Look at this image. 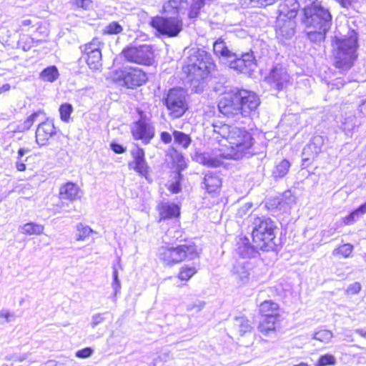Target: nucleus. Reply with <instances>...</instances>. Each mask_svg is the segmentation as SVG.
Masks as SVG:
<instances>
[{"mask_svg":"<svg viewBox=\"0 0 366 366\" xmlns=\"http://www.w3.org/2000/svg\"><path fill=\"white\" fill-rule=\"evenodd\" d=\"M334 84L336 85L338 89L343 86L344 85L342 81L340 79H336V82Z\"/></svg>","mask_w":366,"mask_h":366,"instance_id":"obj_61","label":"nucleus"},{"mask_svg":"<svg viewBox=\"0 0 366 366\" xmlns=\"http://www.w3.org/2000/svg\"><path fill=\"white\" fill-rule=\"evenodd\" d=\"M204 306V302L202 301H197L193 303H190L187 306V310L190 312L193 310H195L197 312L201 311Z\"/></svg>","mask_w":366,"mask_h":366,"instance_id":"obj_48","label":"nucleus"},{"mask_svg":"<svg viewBox=\"0 0 366 366\" xmlns=\"http://www.w3.org/2000/svg\"><path fill=\"white\" fill-rule=\"evenodd\" d=\"M266 79L273 89L282 91L290 84V76L285 66L277 64L271 69Z\"/></svg>","mask_w":366,"mask_h":366,"instance_id":"obj_14","label":"nucleus"},{"mask_svg":"<svg viewBox=\"0 0 366 366\" xmlns=\"http://www.w3.org/2000/svg\"><path fill=\"white\" fill-rule=\"evenodd\" d=\"M296 23L294 19H287L286 16H278L276 24V35L280 41L284 42L290 39L295 34Z\"/></svg>","mask_w":366,"mask_h":366,"instance_id":"obj_18","label":"nucleus"},{"mask_svg":"<svg viewBox=\"0 0 366 366\" xmlns=\"http://www.w3.org/2000/svg\"><path fill=\"white\" fill-rule=\"evenodd\" d=\"M366 108V100L363 102L362 104L360 106V110L361 112H363V110Z\"/></svg>","mask_w":366,"mask_h":366,"instance_id":"obj_64","label":"nucleus"},{"mask_svg":"<svg viewBox=\"0 0 366 366\" xmlns=\"http://www.w3.org/2000/svg\"><path fill=\"white\" fill-rule=\"evenodd\" d=\"M31 24V21L30 19H24L21 21V26H29Z\"/></svg>","mask_w":366,"mask_h":366,"instance_id":"obj_62","label":"nucleus"},{"mask_svg":"<svg viewBox=\"0 0 366 366\" xmlns=\"http://www.w3.org/2000/svg\"><path fill=\"white\" fill-rule=\"evenodd\" d=\"M131 155L133 160L129 162V167L147 178L149 167L145 159L144 149L138 146H135L131 150Z\"/></svg>","mask_w":366,"mask_h":366,"instance_id":"obj_17","label":"nucleus"},{"mask_svg":"<svg viewBox=\"0 0 366 366\" xmlns=\"http://www.w3.org/2000/svg\"><path fill=\"white\" fill-rule=\"evenodd\" d=\"M325 139L322 136H314L308 144L304 147L302 151V162L303 165L308 166L322 152Z\"/></svg>","mask_w":366,"mask_h":366,"instance_id":"obj_16","label":"nucleus"},{"mask_svg":"<svg viewBox=\"0 0 366 366\" xmlns=\"http://www.w3.org/2000/svg\"><path fill=\"white\" fill-rule=\"evenodd\" d=\"M366 213V202L361 204L350 214L343 218V222L345 224H352L356 222L360 217Z\"/></svg>","mask_w":366,"mask_h":366,"instance_id":"obj_28","label":"nucleus"},{"mask_svg":"<svg viewBox=\"0 0 366 366\" xmlns=\"http://www.w3.org/2000/svg\"><path fill=\"white\" fill-rule=\"evenodd\" d=\"M236 99H237L236 92L226 94L220 99L218 109L224 116L238 122L242 117L239 102Z\"/></svg>","mask_w":366,"mask_h":366,"instance_id":"obj_13","label":"nucleus"},{"mask_svg":"<svg viewBox=\"0 0 366 366\" xmlns=\"http://www.w3.org/2000/svg\"><path fill=\"white\" fill-rule=\"evenodd\" d=\"M213 51L230 69L238 72L248 74L256 67L255 59L252 51L239 53L229 48L222 38L213 44Z\"/></svg>","mask_w":366,"mask_h":366,"instance_id":"obj_4","label":"nucleus"},{"mask_svg":"<svg viewBox=\"0 0 366 366\" xmlns=\"http://www.w3.org/2000/svg\"><path fill=\"white\" fill-rule=\"evenodd\" d=\"M26 359V355H15L14 357V361H15V362H22V361L25 360Z\"/></svg>","mask_w":366,"mask_h":366,"instance_id":"obj_58","label":"nucleus"},{"mask_svg":"<svg viewBox=\"0 0 366 366\" xmlns=\"http://www.w3.org/2000/svg\"><path fill=\"white\" fill-rule=\"evenodd\" d=\"M361 288V285L359 282H356L348 286L347 289V292L348 294L355 295L360 292Z\"/></svg>","mask_w":366,"mask_h":366,"instance_id":"obj_51","label":"nucleus"},{"mask_svg":"<svg viewBox=\"0 0 366 366\" xmlns=\"http://www.w3.org/2000/svg\"><path fill=\"white\" fill-rule=\"evenodd\" d=\"M236 94L239 102L241 115L242 118H252L256 114L257 107L260 104L259 97L252 91L241 89L237 90Z\"/></svg>","mask_w":366,"mask_h":366,"instance_id":"obj_12","label":"nucleus"},{"mask_svg":"<svg viewBox=\"0 0 366 366\" xmlns=\"http://www.w3.org/2000/svg\"><path fill=\"white\" fill-rule=\"evenodd\" d=\"M161 219H169L179 215V207L174 203H163L159 206Z\"/></svg>","mask_w":366,"mask_h":366,"instance_id":"obj_25","label":"nucleus"},{"mask_svg":"<svg viewBox=\"0 0 366 366\" xmlns=\"http://www.w3.org/2000/svg\"><path fill=\"white\" fill-rule=\"evenodd\" d=\"M212 55L202 49H198L188 58L185 72L192 81H199L206 79L215 68Z\"/></svg>","mask_w":366,"mask_h":366,"instance_id":"obj_6","label":"nucleus"},{"mask_svg":"<svg viewBox=\"0 0 366 366\" xmlns=\"http://www.w3.org/2000/svg\"><path fill=\"white\" fill-rule=\"evenodd\" d=\"M196 272L195 267L185 265L181 267L178 277L182 281H188Z\"/></svg>","mask_w":366,"mask_h":366,"instance_id":"obj_39","label":"nucleus"},{"mask_svg":"<svg viewBox=\"0 0 366 366\" xmlns=\"http://www.w3.org/2000/svg\"><path fill=\"white\" fill-rule=\"evenodd\" d=\"M160 139L162 142L169 144L172 140V137L169 132H162L160 134Z\"/></svg>","mask_w":366,"mask_h":366,"instance_id":"obj_54","label":"nucleus"},{"mask_svg":"<svg viewBox=\"0 0 366 366\" xmlns=\"http://www.w3.org/2000/svg\"><path fill=\"white\" fill-rule=\"evenodd\" d=\"M104 34H119L123 31L122 26L117 21H112L105 26Z\"/></svg>","mask_w":366,"mask_h":366,"instance_id":"obj_40","label":"nucleus"},{"mask_svg":"<svg viewBox=\"0 0 366 366\" xmlns=\"http://www.w3.org/2000/svg\"><path fill=\"white\" fill-rule=\"evenodd\" d=\"M198 256L194 245L181 244L176 247L167 244L158 248L157 257L165 265L172 266L185 259H193Z\"/></svg>","mask_w":366,"mask_h":366,"instance_id":"obj_7","label":"nucleus"},{"mask_svg":"<svg viewBox=\"0 0 366 366\" xmlns=\"http://www.w3.org/2000/svg\"><path fill=\"white\" fill-rule=\"evenodd\" d=\"M278 317H263L260 321L258 326V330L260 333L264 336H272L276 333V322Z\"/></svg>","mask_w":366,"mask_h":366,"instance_id":"obj_24","label":"nucleus"},{"mask_svg":"<svg viewBox=\"0 0 366 366\" xmlns=\"http://www.w3.org/2000/svg\"><path fill=\"white\" fill-rule=\"evenodd\" d=\"M79 192L80 189L76 184L67 182L60 187L59 197L61 199L73 202L80 197Z\"/></svg>","mask_w":366,"mask_h":366,"instance_id":"obj_23","label":"nucleus"},{"mask_svg":"<svg viewBox=\"0 0 366 366\" xmlns=\"http://www.w3.org/2000/svg\"><path fill=\"white\" fill-rule=\"evenodd\" d=\"M303 11L307 36L312 42H321L332 25L330 12L318 2L305 6Z\"/></svg>","mask_w":366,"mask_h":366,"instance_id":"obj_2","label":"nucleus"},{"mask_svg":"<svg viewBox=\"0 0 366 366\" xmlns=\"http://www.w3.org/2000/svg\"><path fill=\"white\" fill-rule=\"evenodd\" d=\"M104 321V314L97 313L92 317L91 326L95 328L98 325Z\"/></svg>","mask_w":366,"mask_h":366,"instance_id":"obj_49","label":"nucleus"},{"mask_svg":"<svg viewBox=\"0 0 366 366\" xmlns=\"http://www.w3.org/2000/svg\"><path fill=\"white\" fill-rule=\"evenodd\" d=\"M93 232V229H92L89 226L82 223H79L76 225V239L77 241L84 240Z\"/></svg>","mask_w":366,"mask_h":366,"instance_id":"obj_36","label":"nucleus"},{"mask_svg":"<svg viewBox=\"0 0 366 366\" xmlns=\"http://www.w3.org/2000/svg\"><path fill=\"white\" fill-rule=\"evenodd\" d=\"M100 44V41L97 39H94L84 46L83 52L86 56V61L92 70H99L102 67Z\"/></svg>","mask_w":366,"mask_h":366,"instance_id":"obj_15","label":"nucleus"},{"mask_svg":"<svg viewBox=\"0 0 366 366\" xmlns=\"http://www.w3.org/2000/svg\"><path fill=\"white\" fill-rule=\"evenodd\" d=\"M185 2L186 0H169L164 4L163 11L167 15L179 16V9L182 4Z\"/></svg>","mask_w":366,"mask_h":366,"instance_id":"obj_29","label":"nucleus"},{"mask_svg":"<svg viewBox=\"0 0 366 366\" xmlns=\"http://www.w3.org/2000/svg\"><path fill=\"white\" fill-rule=\"evenodd\" d=\"M332 44L335 67L342 71L350 69L357 58V33L355 30H351L347 35L335 36Z\"/></svg>","mask_w":366,"mask_h":366,"instance_id":"obj_3","label":"nucleus"},{"mask_svg":"<svg viewBox=\"0 0 366 366\" xmlns=\"http://www.w3.org/2000/svg\"><path fill=\"white\" fill-rule=\"evenodd\" d=\"M121 269L122 266L120 264V259L118 258L117 262L116 264H114L112 267L113 272H112V278L113 281L112 283V289L114 290V295L116 297L117 294L119 292L122 285L121 282L119 278L118 269Z\"/></svg>","mask_w":366,"mask_h":366,"instance_id":"obj_32","label":"nucleus"},{"mask_svg":"<svg viewBox=\"0 0 366 366\" xmlns=\"http://www.w3.org/2000/svg\"><path fill=\"white\" fill-rule=\"evenodd\" d=\"M355 332L366 339V330L362 329H357L355 330Z\"/></svg>","mask_w":366,"mask_h":366,"instance_id":"obj_60","label":"nucleus"},{"mask_svg":"<svg viewBox=\"0 0 366 366\" xmlns=\"http://www.w3.org/2000/svg\"><path fill=\"white\" fill-rule=\"evenodd\" d=\"M332 337V333L327 330H321L314 334L313 338L315 340L321 341L322 342H328Z\"/></svg>","mask_w":366,"mask_h":366,"instance_id":"obj_43","label":"nucleus"},{"mask_svg":"<svg viewBox=\"0 0 366 366\" xmlns=\"http://www.w3.org/2000/svg\"><path fill=\"white\" fill-rule=\"evenodd\" d=\"M111 148L117 154H122L125 151L123 146L117 143H112Z\"/></svg>","mask_w":366,"mask_h":366,"instance_id":"obj_55","label":"nucleus"},{"mask_svg":"<svg viewBox=\"0 0 366 366\" xmlns=\"http://www.w3.org/2000/svg\"><path fill=\"white\" fill-rule=\"evenodd\" d=\"M40 112H34L31 114L28 118L20 125L18 126L19 132H24L29 130L33 125L35 119L38 117Z\"/></svg>","mask_w":366,"mask_h":366,"instance_id":"obj_41","label":"nucleus"},{"mask_svg":"<svg viewBox=\"0 0 366 366\" xmlns=\"http://www.w3.org/2000/svg\"><path fill=\"white\" fill-rule=\"evenodd\" d=\"M124 59L130 63L150 66L154 61V50L151 45L129 44L122 51Z\"/></svg>","mask_w":366,"mask_h":366,"instance_id":"obj_9","label":"nucleus"},{"mask_svg":"<svg viewBox=\"0 0 366 366\" xmlns=\"http://www.w3.org/2000/svg\"><path fill=\"white\" fill-rule=\"evenodd\" d=\"M55 134L54 123L46 120L38 126L36 131V142L40 146L46 145L49 139Z\"/></svg>","mask_w":366,"mask_h":366,"instance_id":"obj_20","label":"nucleus"},{"mask_svg":"<svg viewBox=\"0 0 366 366\" xmlns=\"http://www.w3.org/2000/svg\"><path fill=\"white\" fill-rule=\"evenodd\" d=\"M207 132H212V137L219 142L221 139L227 140L229 145L224 152L204 153L200 157L203 164L217 167L224 163V159L237 160L250 154L253 138L245 129L218 122L207 127Z\"/></svg>","mask_w":366,"mask_h":366,"instance_id":"obj_1","label":"nucleus"},{"mask_svg":"<svg viewBox=\"0 0 366 366\" xmlns=\"http://www.w3.org/2000/svg\"><path fill=\"white\" fill-rule=\"evenodd\" d=\"M336 364V358L334 355L326 354L320 357L316 366H327L335 365Z\"/></svg>","mask_w":366,"mask_h":366,"instance_id":"obj_42","label":"nucleus"},{"mask_svg":"<svg viewBox=\"0 0 366 366\" xmlns=\"http://www.w3.org/2000/svg\"><path fill=\"white\" fill-rule=\"evenodd\" d=\"M92 0H76V5L78 7L87 9L92 5Z\"/></svg>","mask_w":366,"mask_h":366,"instance_id":"obj_53","label":"nucleus"},{"mask_svg":"<svg viewBox=\"0 0 366 366\" xmlns=\"http://www.w3.org/2000/svg\"><path fill=\"white\" fill-rule=\"evenodd\" d=\"M11 89V86L9 84H4L0 87V93L6 92Z\"/></svg>","mask_w":366,"mask_h":366,"instance_id":"obj_59","label":"nucleus"},{"mask_svg":"<svg viewBox=\"0 0 366 366\" xmlns=\"http://www.w3.org/2000/svg\"><path fill=\"white\" fill-rule=\"evenodd\" d=\"M203 184L207 191L209 193H212L219 188L222 184V181L218 175L208 172L204 175Z\"/></svg>","mask_w":366,"mask_h":366,"instance_id":"obj_26","label":"nucleus"},{"mask_svg":"<svg viewBox=\"0 0 366 366\" xmlns=\"http://www.w3.org/2000/svg\"><path fill=\"white\" fill-rule=\"evenodd\" d=\"M151 26L162 35L176 37L183 29V21L179 16H156L152 19Z\"/></svg>","mask_w":366,"mask_h":366,"instance_id":"obj_10","label":"nucleus"},{"mask_svg":"<svg viewBox=\"0 0 366 366\" xmlns=\"http://www.w3.org/2000/svg\"><path fill=\"white\" fill-rule=\"evenodd\" d=\"M276 224L269 217H257L252 222V242L263 252L274 249Z\"/></svg>","mask_w":366,"mask_h":366,"instance_id":"obj_5","label":"nucleus"},{"mask_svg":"<svg viewBox=\"0 0 366 366\" xmlns=\"http://www.w3.org/2000/svg\"><path fill=\"white\" fill-rule=\"evenodd\" d=\"M300 6L297 0H284L279 5V15L287 19H295Z\"/></svg>","mask_w":366,"mask_h":366,"instance_id":"obj_22","label":"nucleus"},{"mask_svg":"<svg viewBox=\"0 0 366 366\" xmlns=\"http://www.w3.org/2000/svg\"><path fill=\"white\" fill-rule=\"evenodd\" d=\"M59 76V71L56 66H50L44 69L40 74L43 81L54 82Z\"/></svg>","mask_w":366,"mask_h":366,"instance_id":"obj_31","label":"nucleus"},{"mask_svg":"<svg viewBox=\"0 0 366 366\" xmlns=\"http://www.w3.org/2000/svg\"><path fill=\"white\" fill-rule=\"evenodd\" d=\"M353 249V246L351 244H344L332 251L334 256L341 255L347 258L349 257Z\"/></svg>","mask_w":366,"mask_h":366,"instance_id":"obj_38","label":"nucleus"},{"mask_svg":"<svg viewBox=\"0 0 366 366\" xmlns=\"http://www.w3.org/2000/svg\"><path fill=\"white\" fill-rule=\"evenodd\" d=\"M93 353V350L91 347H85L79 350L76 352V356L79 358H87Z\"/></svg>","mask_w":366,"mask_h":366,"instance_id":"obj_50","label":"nucleus"},{"mask_svg":"<svg viewBox=\"0 0 366 366\" xmlns=\"http://www.w3.org/2000/svg\"><path fill=\"white\" fill-rule=\"evenodd\" d=\"M262 249L257 247V244H252L247 237H240L238 242L236 252L237 254L243 258H252L259 254Z\"/></svg>","mask_w":366,"mask_h":366,"instance_id":"obj_21","label":"nucleus"},{"mask_svg":"<svg viewBox=\"0 0 366 366\" xmlns=\"http://www.w3.org/2000/svg\"><path fill=\"white\" fill-rule=\"evenodd\" d=\"M14 319V315L8 310H2L0 311V324L4 325L10 322Z\"/></svg>","mask_w":366,"mask_h":366,"instance_id":"obj_47","label":"nucleus"},{"mask_svg":"<svg viewBox=\"0 0 366 366\" xmlns=\"http://www.w3.org/2000/svg\"><path fill=\"white\" fill-rule=\"evenodd\" d=\"M181 177L182 174L180 173H177L175 174V182L171 183L168 187L169 190L173 194L179 193L181 191Z\"/></svg>","mask_w":366,"mask_h":366,"instance_id":"obj_45","label":"nucleus"},{"mask_svg":"<svg viewBox=\"0 0 366 366\" xmlns=\"http://www.w3.org/2000/svg\"><path fill=\"white\" fill-rule=\"evenodd\" d=\"M283 198L286 204L291 205L296 202V197L292 195L290 191H286L283 194Z\"/></svg>","mask_w":366,"mask_h":366,"instance_id":"obj_52","label":"nucleus"},{"mask_svg":"<svg viewBox=\"0 0 366 366\" xmlns=\"http://www.w3.org/2000/svg\"><path fill=\"white\" fill-rule=\"evenodd\" d=\"M234 274L237 276V278L239 280V282L244 284L247 280L249 275L248 269L244 265L238 264L234 267Z\"/></svg>","mask_w":366,"mask_h":366,"instance_id":"obj_37","label":"nucleus"},{"mask_svg":"<svg viewBox=\"0 0 366 366\" xmlns=\"http://www.w3.org/2000/svg\"><path fill=\"white\" fill-rule=\"evenodd\" d=\"M279 305L277 303L272 300H265L262 302L259 305V312L264 316L266 317H279Z\"/></svg>","mask_w":366,"mask_h":366,"instance_id":"obj_27","label":"nucleus"},{"mask_svg":"<svg viewBox=\"0 0 366 366\" xmlns=\"http://www.w3.org/2000/svg\"><path fill=\"white\" fill-rule=\"evenodd\" d=\"M25 160H17L16 162V168L18 171L23 172L26 170Z\"/></svg>","mask_w":366,"mask_h":366,"instance_id":"obj_56","label":"nucleus"},{"mask_svg":"<svg viewBox=\"0 0 366 366\" xmlns=\"http://www.w3.org/2000/svg\"><path fill=\"white\" fill-rule=\"evenodd\" d=\"M334 232L335 231H332V229H330L327 231H324L323 235L329 237V236L332 235L334 233Z\"/></svg>","mask_w":366,"mask_h":366,"instance_id":"obj_63","label":"nucleus"},{"mask_svg":"<svg viewBox=\"0 0 366 366\" xmlns=\"http://www.w3.org/2000/svg\"><path fill=\"white\" fill-rule=\"evenodd\" d=\"M44 226L34 222H29L21 227V232L25 234H40L43 233Z\"/></svg>","mask_w":366,"mask_h":366,"instance_id":"obj_33","label":"nucleus"},{"mask_svg":"<svg viewBox=\"0 0 366 366\" xmlns=\"http://www.w3.org/2000/svg\"><path fill=\"white\" fill-rule=\"evenodd\" d=\"M234 326L238 330L240 335L250 332L252 329L248 320L244 317H236L234 319Z\"/></svg>","mask_w":366,"mask_h":366,"instance_id":"obj_34","label":"nucleus"},{"mask_svg":"<svg viewBox=\"0 0 366 366\" xmlns=\"http://www.w3.org/2000/svg\"><path fill=\"white\" fill-rule=\"evenodd\" d=\"M162 102L172 119L180 118L188 109L185 92L180 88L170 89L164 96Z\"/></svg>","mask_w":366,"mask_h":366,"instance_id":"obj_8","label":"nucleus"},{"mask_svg":"<svg viewBox=\"0 0 366 366\" xmlns=\"http://www.w3.org/2000/svg\"><path fill=\"white\" fill-rule=\"evenodd\" d=\"M115 80L127 88H134L144 84L147 80V74L137 67H124L117 71Z\"/></svg>","mask_w":366,"mask_h":366,"instance_id":"obj_11","label":"nucleus"},{"mask_svg":"<svg viewBox=\"0 0 366 366\" xmlns=\"http://www.w3.org/2000/svg\"><path fill=\"white\" fill-rule=\"evenodd\" d=\"M29 152V149H25V148H20L18 151V156H17V160H24L22 158L24 157V155Z\"/></svg>","mask_w":366,"mask_h":366,"instance_id":"obj_57","label":"nucleus"},{"mask_svg":"<svg viewBox=\"0 0 366 366\" xmlns=\"http://www.w3.org/2000/svg\"><path fill=\"white\" fill-rule=\"evenodd\" d=\"M73 111L72 106L70 104H64L60 106L59 113L62 121L68 122L70 115Z\"/></svg>","mask_w":366,"mask_h":366,"instance_id":"obj_44","label":"nucleus"},{"mask_svg":"<svg viewBox=\"0 0 366 366\" xmlns=\"http://www.w3.org/2000/svg\"><path fill=\"white\" fill-rule=\"evenodd\" d=\"M252 202H246L240 206L236 213V215L240 218H243L244 216L248 214L252 207Z\"/></svg>","mask_w":366,"mask_h":366,"instance_id":"obj_46","label":"nucleus"},{"mask_svg":"<svg viewBox=\"0 0 366 366\" xmlns=\"http://www.w3.org/2000/svg\"><path fill=\"white\" fill-rule=\"evenodd\" d=\"M290 163L287 159H282L277 163L272 170V175L274 178H282L289 172Z\"/></svg>","mask_w":366,"mask_h":366,"instance_id":"obj_30","label":"nucleus"},{"mask_svg":"<svg viewBox=\"0 0 366 366\" xmlns=\"http://www.w3.org/2000/svg\"><path fill=\"white\" fill-rule=\"evenodd\" d=\"M173 136L174 142L184 149H187L191 144L192 139L189 135L182 132L174 131Z\"/></svg>","mask_w":366,"mask_h":366,"instance_id":"obj_35","label":"nucleus"},{"mask_svg":"<svg viewBox=\"0 0 366 366\" xmlns=\"http://www.w3.org/2000/svg\"><path fill=\"white\" fill-rule=\"evenodd\" d=\"M135 139H141L144 144H149L154 136V127L144 121L137 122L132 129Z\"/></svg>","mask_w":366,"mask_h":366,"instance_id":"obj_19","label":"nucleus"}]
</instances>
